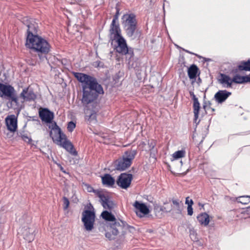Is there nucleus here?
Wrapping results in <instances>:
<instances>
[{
  "label": "nucleus",
  "mask_w": 250,
  "mask_h": 250,
  "mask_svg": "<svg viewBox=\"0 0 250 250\" xmlns=\"http://www.w3.org/2000/svg\"><path fill=\"white\" fill-rule=\"evenodd\" d=\"M232 81H233V83H243L250 82V75L246 76L236 75L234 76Z\"/></svg>",
  "instance_id": "393cba45"
},
{
  "label": "nucleus",
  "mask_w": 250,
  "mask_h": 250,
  "mask_svg": "<svg viewBox=\"0 0 250 250\" xmlns=\"http://www.w3.org/2000/svg\"><path fill=\"white\" fill-rule=\"evenodd\" d=\"M193 112L194 115V120L196 122L198 118L199 111L200 108V104L198 102L195 101L193 102Z\"/></svg>",
  "instance_id": "c756f323"
},
{
  "label": "nucleus",
  "mask_w": 250,
  "mask_h": 250,
  "mask_svg": "<svg viewBox=\"0 0 250 250\" xmlns=\"http://www.w3.org/2000/svg\"><path fill=\"white\" fill-rule=\"evenodd\" d=\"M250 196H241L236 198V200L244 205L248 204L250 202Z\"/></svg>",
  "instance_id": "7c9ffc66"
},
{
  "label": "nucleus",
  "mask_w": 250,
  "mask_h": 250,
  "mask_svg": "<svg viewBox=\"0 0 250 250\" xmlns=\"http://www.w3.org/2000/svg\"><path fill=\"white\" fill-rule=\"evenodd\" d=\"M150 144H151V148H153L154 147V143L151 142Z\"/></svg>",
  "instance_id": "37998d69"
},
{
  "label": "nucleus",
  "mask_w": 250,
  "mask_h": 250,
  "mask_svg": "<svg viewBox=\"0 0 250 250\" xmlns=\"http://www.w3.org/2000/svg\"><path fill=\"white\" fill-rule=\"evenodd\" d=\"M73 74L78 81L82 83L83 89V87H86L95 88L99 93H104L102 86L94 77L82 73L74 72Z\"/></svg>",
  "instance_id": "39448f33"
},
{
  "label": "nucleus",
  "mask_w": 250,
  "mask_h": 250,
  "mask_svg": "<svg viewBox=\"0 0 250 250\" xmlns=\"http://www.w3.org/2000/svg\"><path fill=\"white\" fill-rule=\"evenodd\" d=\"M32 218L30 215H24L21 219V227L20 228V232L23 235L25 240L31 242L34 239L36 228L31 224Z\"/></svg>",
  "instance_id": "20e7f679"
},
{
  "label": "nucleus",
  "mask_w": 250,
  "mask_h": 250,
  "mask_svg": "<svg viewBox=\"0 0 250 250\" xmlns=\"http://www.w3.org/2000/svg\"><path fill=\"white\" fill-rule=\"evenodd\" d=\"M239 69L241 70H249L250 71V60H249L247 62H244L241 64L239 65Z\"/></svg>",
  "instance_id": "2f4dec72"
},
{
  "label": "nucleus",
  "mask_w": 250,
  "mask_h": 250,
  "mask_svg": "<svg viewBox=\"0 0 250 250\" xmlns=\"http://www.w3.org/2000/svg\"><path fill=\"white\" fill-rule=\"evenodd\" d=\"M20 98L23 101L33 100L36 98V95L33 90L29 87L23 89L20 94Z\"/></svg>",
  "instance_id": "aec40b11"
},
{
  "label": "nucleus",
  "mask_w": 250,
  "mask_h": 250,
  "mask_svg": "<svg viewBox=\"0 0 250 250\" xmlns=\"http://www.w3.org/2000/svg\"><path fill=\"white\" fill-rule=\"evenodd\" d=\"M74 0L77 1H79V0Z\"/></svg>",
  "instance_id": "de8ad7c7"
},
{
  "label": "nucleus",
  "mask_w": 250,
  "mask_h": 250,
  "mask_svg": "<svg viewBox=\"0 0 250 250\" xmlns=\"http://www.w3.org/2000/svg\"><path fill=\"white\" fill-rule=\"evenodd\" d=\"M171 205L169 206L168 204L165 203L164 206H162L160 208V210L164 212H171Z\"/></svg>",
  "instance_id": "72a5a7b5"
},
{
  "label": "nucleus",
  "mask_w": 250,
  "mask_h": 250,
  "mask_svg": "<svg viewBox=\"0 0 250 250\" xmlns=\"http://www.w3.org/2000/svg\"><path fill=\"white\" fill-rule=\"evenodd\" d=\"M95 218L96 215L94 210H85L82 212V222L83 223L84 230L88 232L93 230Z\"/></svg>",
  "instance_id": "1a4fd4ad"
},
{
  "label": "nucleus",
  "mask_w": 250,
  "mask_h": 250,
  "mask_svg": "<svg viewBox=\"0 0 250 250\" xmlns=\"http://www.w3.org/2000/svg\"><path fill=\"white\" fill-rule=\"evenodd\" d=\"M95 194L99 198L100 202L104 209L111 210L115 207V204L108 195L101 191H96Z\"/></svg>",
  "instance_id": "9b49d317"
},
{
  "label": "nucleus",
  "mask_w": 250,
  "mask_h": 250,
  "mask_svg": "<svg viewBox=\"0 0 250 250\" xmlns=\"http://www.w3.org/2000/svg\"><path fill=\"white\" fill-rule=\"evenodd\" d=\"M197 219L199 223L205 226H207L209 223V216L206 213H203L200 214L197 217Z\"/></svg>",
  "instance_id": "a878e982"
},
{
  "label": "nucleus",
  "mask_w": 250,
  "mask_h": 250,
  "mask_svg": "<svg viewBox=\"0 0 250 250\" xmlns=\"http://www.w3.org/2000/svg\"><path fill=\"white\" fill-rule=\"evenodd\" d=\"M76 127V125L73 122H70L67 125V129L69 131L72 132Z\"/></svg>",
  "instance_id": "f704fd0d"
},
{
  "label": "nucleus",
  "mask_w": 250,
  "mask_h": 250,
  "mask_svg": "<svg viewBox=\"0 0 250 250\" xmlns=\"http://www.w3.org/2000/svg\"><path fill=\"white\" fill-rule=\"evenodd\" d=\"M186 154L185 150H181L175 152L172 155L171 161H173L184 157Z\"/></svg>",
  "instance_id": "c85d7f7f"
},
{
  "label": "nucleus",
  "mask_w": 250,
  "mask_h": 250,
  "mask_svg": "<svg viewBox=\"0 0 250 250\" xmlns=\"http://www.w3.org/2000/svg\"><path fill=\"white\" fill-rule=\"evenodd\" d=\"M50 131V136L53 142L57 145L62 147L67 151L74 154L73 146L71 143L67 140L66 135L62 132L61 128L56 122H53L48 125Z\"/></svg>",
  "instance_id": "f257e3e1"
},
{
  "label": "nucleus",
  "mask_w": 250,
  "mask_h": 250,
  "mask_svg": "<svg viewBox=\"0 0 250 250\" xmlns=\"http://www.w3.org/2000/svg\"><path fill=\"white\" fill-rule=\"evenodd\" d=\"M189 94L190 96L192 97V100H193V102L198 101L197 98H196V96L194 95L193 91H189Z\"/></svg>",
  "instance_id": "ea45409f"
},
{
  "label": "nucleus",
  "mask_w": 250,
  "mask_h": 250,
  "mask_svg": "<svg viewBox=\"0 0 250 250\" xmlns=\"http://www.w3.org/2000/svg\"><path fill=\"white\" fill-rule=\"evenodd\" d=\"M102 182L104 185L107 186H112L115 183V180L109 174H105L102 177Z\"/></svg>",
  "instance_id": "bb28decb"
},
{
  "label": "nucleus",
  "mask_w": 250,
  "mask_h": 250,
  "mask_svg": "<svg viewBox=\"0 0 250 250\" xmlns=\"http://www.w3.org/2000/svg\"><path fill=\"white\" fill-rule=\"evenodd\" d=\"M60 168L62 172H65V171L63 170V169L62 167L60 166Z\"/></svg>",
  "instance_id": "c03bdc74"
},
{
  "label": "nucleus",
  "mask_w": 250,
  "mask_h": 250,
  "mask_svg": "<svg viewBox=\"0 0 250 250\" xmlns=\"http://www.w3.org/2000/svg\"><path fill=\"white\" fill-rule=\"evenodd\" d=\"M117 43L116 47L117 52L122 54L129 55L131 57L133 55L132 52H129L128 47L125 39L122 37L114 40Z\"/></svg>",
  "instance_id": "f8f14e48"
},
{
  "label": "nucleus",
  "mask_w": 250,
  "mask_h": 250,
  "mask_svg": "<svg viewBox=\"0 0 250 250\" xmlns=\"http://www.w3.org/2000/svg\"><path fill=\"white\" fill-rule=\"evenodd\" d=\"M39 116L41 120L46 123L51 124L53 123L54 114L47 108H43L40 110Z\"/></svg>",
  "instance_id": "6ab92c4d"
},
{
  "label": "nucleus",
  "mask_w": 250,
  "mask_h": 250,
  "mask_svg": "<svg viewBox=\"0 0 250 250\" xmlns=\"http://www.w3.org/2000/svg\"><path fill=\"white\" fill-rule=\"evenodd\" d=\"M118 12L116 14V15L115 16L114 18H116V17H117L118 18Z\"/></svg>",
  "instance_id": "a18cd8bd"
},
{
  "label": "nucleus",
  "mask_w": 250,
  "mask_h": 250,
  "mask_svg": "<svg viewBox=\"0 0 250 250\" xmlns=\"http://www.w3.org/2000/svg\"><path fill=\"white\" fill-rule=\"evenodd\" d=\"M117 21V17L114 18L110 26V39L112 40H115L122 37L121 34V30L119 25Z\"/></svg>",
  "instance_id": "ddd939ff"
},
{
  "label": "nucleus",
  "mask_w": 250,
  "mask_h": 250,
  "mask_svg": "<svg viewBox=\"0 0 250 250\" xmlns=\"http://www.w3.org/2000/svg\"><path fill=\"white\" fill-rule=\"evenodd\" d=\"M135 230L134 227L128 225L125 222L119 220L114 224L110 223L107 226L105 237L109 240L114 239L117 235L124 236L128 233H133Z\"/></svg>",
  "instance_id": "f03ea898"
},
{
  "label": "nucleus",
  "mask_w": 250,
  "mask_h": 250,
  "mask_svg": "<svg viewBox=\"0 0 250 250\" xmlns=\"http://www.w3.org/2000/svg\"><path fill=\"white\" fill-rule=\"evenodd\" d=\"M5 123L8 130L11 132L16 131L17 129V118L15 115H8L5 118Z\"/></svg>",
  "instance_id": "f3484780"
},
{
  "label": "nucleus",
  "mask_w": 250,
  "mask_h": 250,
  "mask_svg": "<svg viewBox=\"0 0 250 250\" xmlns=\"http://www.w3.org/2000/svg\"><path fill=\"white\" fill-rule=\"evenodd\" d=\"M133 206L135 208L136 214L140 217H143L149 212V209L146 204L140 203L138 201H136L134 203Z\"/></svg>",
  "instance_id": "dca6fc26"
},
{
  "label": "nucleus",
  "mask_w": 250,
  "mask_h": 250,
  "mask_svg": "<svg viewBox=\"0 0 250 250\" xmlns=\"http://www.w3.org/2000/svg\"><path fill=\"white\" fill-rule=\"evenodd\" d=\"M184 51L188 53H189V54H194V53L188 51V50H184Z\"/></svg>",
  "instance_id": "79ce46f5"
},
{
  "label": "nucleus",
  "mask_w": 250,
  "mask_h": 250,
  "mask_svg": "<svg viewBox=\"0 0 250 250\" xmlns=\"http://www.w3.org/2000/svg\"><path fill=\"white\" fill-rule=\"evenodd\" d=\"M102 218L106 221L109 222L106 223L105 227V232H106V229L107 226L110 223L114 224L115 222H118L119 221L116 220L115 216L111 212H108L107 210L103 211L101 214Z\"/></svg>",
  "instance_id": "5701e85b"
},
{
  "label": "nucleus",
  "mask_w": 250,
  "mask_h": 250,
  "mask_svg": "<svg viewBox=\"0 0 250 250\" xmlns=\"http://www.w3.org/2000/svg\"><path fill=\"white\" fill-rule=\"evenodd\" d=\"M18 135L19 137H21V138L25 142L30 143L32 141L31 138L26 134L20 133L18 134Z\"/></svg>",
  "instance_id": "473e14b6"
},
{
  "label": "nucleus",
  "mask_w": 250,
  "mask_h": 250,
  "mask_svg": "<svg viewBox=\"0 0 250 250\" xmlns=\"http://www.w3.org/2000/svg\"><path fill=\"white\" fill-rule=\"evenodd\" d=\"M23 22L24 24H26L28 27V35L33 34L32 32L36 31L37 27V24L33 19L26 17L24 18Z\"/></svg>",
  "instance_id": "412c9836"
},
{
  "label": "nucleus",
  "mask_w": 250,
  "mask_h": 250,
  "mask_svg": "<svg viewBox=\"0 0 250 250\" xmlns=\"http://www.w3.org/2000/svg\"><path fill=\"white\" fill-rule=\"evenodd\" d=\"M85 186L87 187L86 189H87V191H88L89 192H93L95 193V191H98V190H94L92 187H91L88 185H86Z\"/></svg>",
  "instance_id": "a19ab883"
},
{
  "label": "nucleus",
  "mask_w": 250,
  "mask_h": 250,
  "mask_svg": "<svg viewBox=\"0 0 250 250\" xmlns=\"http://www.w3.org/2000/svg\"><path fill=\"white\" fill-rule=\"evenodd\" d=\"M185 204L188 206H192L193 204V202L192 200L189 199L188 197H187L186 199Z\"/></svg>",
  "instance_id": "4c0bfd02"
},
{
  "label": "nucleus",
  "mask_w": 250,
  "mask_h": 250,
  "mask_svg": "<svg viewBox=\"0 0 250 250\" xmlns=\"http://www.w3.org/2000/svg\"><path fill=\"white\" fill-rule=\"evenodd\" d=\"M189 235L191 239H196V233L193 229H190Z\"/></svg>",
  "instance_id": "e433bc0d"
},
{
  "label": "nucleus",
  "mask_w": 250,
  "mask_h": 250,
  "mask_svg": "<svg viewBox=\"0 0 250 250\" xmlns=\"http://www.w3.org/2000/svg\"><path fill=\"white\" fill-rule=\"evenodd\" d=\"M0 97L9 99L11 102L18 103V98L14 88L10 84L0 83Z\"/></svg>",
  "instance_id": "9d476101"
},
{
  "label": "nucleus",
  "mask_w": 250,
  "mask_h": 250,
  "mask_svg": "<svg viewBox=\"0 0 250 250\" xmlns=\"http://www.w3.org/2000/svg\"><path fill=\"white\" fill-rule=\"evenodd\" d=\"M85 114V120L87 124L92 125L95 124L97 123V114L96 111L90 109L89 107H85L84 109Z\"/></svg>",
  "instance_id": "a211bd4d"
},
{
  "label": "nucleus",
  "mask_w": 250,
  "mask_h": 250,
  "mask_svg": "<svg viewBox=\"0 0 250 250\" xmlns=\"http://www.w3.org/2000/svg\"><path fill=\"white\" fill-rule=\"evenodd\" d=\"M232 79H231L229 76L221 74L220 76V78L219 79V81L220 83H221L224 87H231L232 83H233Z\"/></svg>",
  "instance_id": "b1692460"
},
{
  "label": "nucleus",
  "mask_w": 250,
  "mask_h": 250,
  "mask_svg": "<svg viewBox=\"0 0 250 250\" xmlns=\"http://www.w3.org/2000/svg\"><path fill=\"white\" fill-rule=\"evenodd\" d=\"M171 202V212L173 216L175 217L178 215L182 214L183 205L180 200L172 198Z\"/></svg>",
  "instance_id": "2eb2a0df"
},
{
  "label": "nucleus",
  "mask_w": 250,
  "mask_h": 250,
  "mask_svg": "<svg viewBox=\"0 0 250 250\" xmlns=\"http://www.w3.org/2000/svg\"><path fill=\"white\" fill-rule=\"evenodd\" d=\"M99 94L95 88L83 87V97L81 99L82 103L85 105V107H89V104H93L95 103Z\"/></svg>",
  "instance_id": "6e6552de"
},
{
  "label": "nucleus",
  "mask_w": 250,
  "mask_h": 250,
  "mask_svg": "<svg viewBox=\"0 0 250 250\" xmlns=\"http://www.w3.org/2000/svg\"><path fill=\"white\" fill-rule=\"evenodd\" d=\"M25 45L27 47L42 54L48 53L50 49V45L46 40L33 34L27 35Z\"/></svg>",
  "instance_id": "7ed1b4c3"
},
{
  "label": "nucleus",
  "mask_w": 250,
  "mask_h": 250,
  "mask_svg": "<svg viewBox=\"0 0 250 250\" xmlns=\"http://www.w3.org/2000/svg\"><path fill=\"white\" fill-rule=\"evenodd\" d=\"M198 70L197 67L194 64L190 66L188 69V76L190 79H193L196 78Z\"/></svg>",
  "instance_id": "cd10ccee"
},
{
  "label": "nucleus",
  "mask_w": 250,
  "mask_h": 250,
  "mask_svg": "<svg viewBox=\"0 0 250 250\" xmlns=\"http://www.w3.org/2000/svg\"><path fill=\"white\" fill-rule=\"evenodd\" d=\"M249 208H250V207Z\"/></svg>",
  "instance_id": "09e8293b"
},
{
  "label": "nucleus",
  "mask_w": 250,
  "mask_h": 250,
  "mask_svg": "<svg viewBox=\"0 0 250 250\" xmlns=\"http://www.w3.org/2000/svg\"><path fill=\"white\" fill-rule=\"evenodd\" d=\"M180 163H181V166H182V165H183V163H182V161H180Z\"/></svg>",
  "instance_id": "49530a36"
},
{
  "label": "nucleus",
  "mask_w": 250,
  "mask_h": 250,
  "mask_svg": "<svg viewBox=\"0 0 250 250\" xmlns=\"http://www.w3.org/2000/svg\"><path fill=\"white\" fill-rule=\"evenodd\" d=\"M137 151L136 150H128L126 151L122 157L119 158L115 162L116 168L121 171L125 170L128 168L134 159Z\"/></svg>",
  "instance_id": "423d86ee"
},
{
  "label": "nucleus",
  "mask_w": 250,
  "mask_h": 250,
  "mask_svg": "<svg viewBox=\"0 0 250 250\" xmlns=\"http://www.w3.org/2000/svg\"><path fill=\"white\" fill-rule=\"evenodd\" d=\"M132 180V174L122 173L119 176L117 183L122 188L126 189L129 187Z\"/></svg>",
  "instance_id": "4468645a"
},
{
  "label": "nucleus",
  "mask_w": 250,
  "mask_h": 250,
  "mask_svg": "<svg viewBox=\"0 0 250 250\" xmlns=\"http://www.w3.org/2000/svg\"><path fill=\"white\" fill-rule=\"evenodd\" d=\"M231 95V92L226 90H219L214 95V99L218 103L221 104Z\"/></svg>",
  "instance_id": "4be33fe9"
},
{
  "label": "nucleus",
  "mask_w": 250,
  "mask_h": 250,
  "mask_svg": "<svg viewBox=\"0 0 250 250\" xmlns=\"http://www.w3.org/2000/svg\"><path fill=\"white\" fill-rule=\"evenodd\" d=\"M63 208L64 209H66L69 205V201L68 199L65 197H63Z\"/></svg>",
  "instance_id": "c9c22d12"
},
{
  "label": "nucleus",
  "mask_w": 250,
  "mask_h": 250,
  "mask_svg": "<svg viewBox=\"0 0 250 250\" xmlns=\"http://www.w3.org/2000/svg\"><path fill=\"white\" fill-rule=\"evenodd\" d=\"M122 24L128 37H132L135 31L137 26L136 16L133 14H126L122 17Z\"/></svg>",
  "instance_id": "0eeeda50"
},
{
  "label": "nucleus",
  "mask_w": 250,
  "mask_h": 250,
  "mask_svg": "<svg viewBox=\"0 0 250 250\" xmlns=\"http://www.w3.org/2000/svg\"><path fill=\"white\" fill-rule=\"evenodd\" d=\"M188 214L189 216H191L193 214V208L192 206H188L187 207Z\"/></svg>",
  "instance_id": "58836bf2"
}]
</instances>
